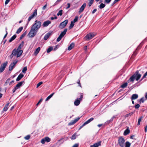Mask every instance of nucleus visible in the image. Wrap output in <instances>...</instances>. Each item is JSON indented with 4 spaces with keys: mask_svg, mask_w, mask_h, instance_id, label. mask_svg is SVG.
<instances>
[{
    "mask_svg": "<svg viewBox=\"0 0 147 147\" xmlns=\"http://www.w3.org/2000/svg\"><path fill=\"white\" fill-rule=\"evenodd\" d=\"M38 30L31 27L30 31L28 34V36L30 38H33L36 36L38 32Z\"/></svg>",
    "mask_w": 147,
    "mask_h": 147,
    "instance_id": "nucleus-1",
    "label": "nucleus"
},
{
    "mask_svg": "<svg viewBox=\"0 0 147 147\" xmlns=\"http://www.w3.org/2000/svg\"><path fill=\"white\" fill-rule=\"evenodd\" d=\"M23 53V51L22 50L17 49H14L12 51V53L14 56H16L17 58L20 57Z\"/></svg>",
    "mask_w": 147,
    "mask_h": 147,
    "instance_id": "nucleus-2",
    "label": "nucleus"
},
{
    "mask_svg": "<svg viewBox=\"0 0 147 147\" xmlns=\"http://www.w3.org/2000/svg\"><path fill=\"white\" fill-rule=\"evenodd\" d=\"M118 138V144L120 147H124L125 140L122 136H119Z\"/></svg>",
    "mask_w": 147,
    "mask_h": 147,
    "instance_id": "nucleus-3",
    "label": "nucleus"
},
{
    "mask_svg": "<svg viewBox=\"0 0 147 147\" xmlns=\"http://www.w3.org/2000/svg\"><path fill=\"white\" fill-rule=\"evenodd\" d=\"M41 22L36 20L34 23L32 25L31 27L38 30L41 26Z\"/></svg>",
    "mask_w": 147,
    "mask_h": 147,
    "instance_id": "nucleus-4",
    "label": "nucleus"
},
{
    "mask_svg": "<svg viewBox=\"0 0 147 147\" xmlns=\"http://www.w3.org/2000/svg\"><path fill=\"white\" fill-rule=\"evenodd\" d=\"M67 30V28H65L64 30L63 31L61 32V34L57 38V42L61 40L62 37H63L66 34Z\"/></svg>",
    "mask_w": 147,
    "mask_h": 147,
    "instance_id": "nucleus-5",
    "label": "nucleus"
},
{
    "mask_svg": "<svg viewBox=\"0 0 147 147\" xmlns=\"http://www.w3.org/2000/svg\"><path fill=\"white\" fill-rule=\"evenodd\" d=\"M24 81L19 82L13 89V93L15 92L17 89L19 88L23 84H24Z\"/></svg>",
    "mask_w": 147,
    "mask_h": 147,
    "instance_id": "nucleus-6",
    "label": "nucleus"
},
{
    "mask_svg": "<svg viewBox=\"0 0 147 147\" xmlns=\"http://www.w3.org/2000/svg\"><path fill=\"white\" fill-rule=\"evenodd\" d=\"M83 98V94H81L80 97L79 98L76 99L74 102V104L75 105L78 106L80 104V101L82 100Z\"/></svg>",
    "mask_w": 147,
    "mask_h": 147,
    "instance_id": "nucleus-7",
    "label": "nucleus"
},
{
    "mask_svg": "<svg viewBox=\"0 0 147 147\" xmlns=\"http://www.w3.org/2000/svg\"><path fill=\"white\" fill-rule=\"evenodd\" d=\"M7 62L6 61L1 65L0 67V73L3 71L7 65Z\"/></svg>",
    "mask_w": 147,
    "mask_h": 147,
    "instance_id": "nucleus-8",
    "label": "nucleus"
},
{
    "mask_svg": "<svg viewBox=\"0 0 147 147\" xmlns=\"http://www.w3.org/2000/svg\"><path fill=\"white\" fill-rule=\"evenodd\" d=\"M68 22V20H66L61 22L59 24V28L61 29L64 28L66 26Z\"/></svg>",
    "mask_w": 147,
    "mask_h": 147,
    "instance_id": "nucleus-9",
    "label": "nucleus"
},
{
    "mask_svg": "<svg viewBox=\"0 0 147 147\" xmlns=\"http://www.w3.org/2000/svg\"><path fill=\"white\" fill-rule=\"evenodd\" d=\"M37 10L36 9H35L34 12H33L32 14L29 17L28 21L27 24L30 21V20L32 19L33 18L36 16L37 15Z\"/></svg>",
    "mask_w": 147,
    "mask_h": 147,
    "instance_id": "nucleus-10",
    "label": "nucleus"
},
{
    "mask_svg": "<svg viewBox=\"0 0 147 147\" xmlns=\"http://www.w3.org/2000/svg\"><path fill=\"white\" fill-rule=\"evenodd\" d=\"M94 36V35L93 33H90L88 34L85 36L86 39L89 40Z\"/></svg>",
    "mask_w": 147,
    "mask_h": 147,
    "instance_id": "nucleus-11",
    "label": "nucleus"
},
{
    "mask_svg": "<svg viewBox=\"0 0 147 147\" xmlns=\"http://www.w3.org/2000/svg\"><path fill=\"white\" fill-rule=\"evenodd\" d=\"M134 74L135 75V79L137 81H138L141 76V75L139 73V72L138 71H136Z\"/></svg>",
    "mask_w": 147,
    "mask_h": 147,
    "instance_id": "nucleus-12",
    "label": "nucleus"
},
{
    "mask_svg": "<svg viewBox=\"0 0 147 147\" xmlns=\"http://www.w3.org/2000/svg\"><path fill=\"white\" fill-rule=\"evenodd\" d=\"M51 22L49 20H47L44 22L42 24V26L43 27H46L49 25L51 23Z\"/></svg>",
    "mask_w": 147,
    "mask_h": 147,
    "instance_id": "nucleus-13",
    "label": "nucleus"
},
{
    "mask_svg": "<svg viewBox=\"0 0 147 147\" xmlns=\"http://www.w3.org/2000/svg\"><path fill=\"white\" fill-rule=\"evenodd\" d=\"M52 32H49L45 34L44 38V39L45 40H47L50 36Z\"/></svg>",
    "mask_w": 147,
    "mask_h": 147,
    "instance_id": "nucleus-14",
    "label": "nucleus"
},
{
    "mask_svg": "<svg viewBox=\"0 0 147 147\" xmlns=\"http://www.w3.org/2000/svg\"><path fill=\"white\" fill-rule=\"evenodd\" d=\"M101 141H100L97 143L94 144L93 145H91L90 147H98L99 146L101 145Z\"/></svg>",
    "mask_w": 147,
    "mask_h": 147,
    "instance_id": "nucleus-15",
    "label": "nucleus"
},
{
    "mask_svg": "<svg viewBox=\"0 0 147 147\" xmlns=\"http://www.w3.org/2000/svg\"><path fill=\"white\" fill-rule=\"evenodd\" d=\"M86 3H84L80 8L79 11V12H82L84 10L86 6Z\"/></svg>",
    "mask_w": 147,
    "mask_h": 147,
    "instance_id": "nucleus-16",
    "label": "nucleus"
},
{
    "mask_svg": "<svg viewBox=\"0 0 147 147\" xmlns=\"http://www.w3.org/2000/svg\"><path fill=\"white\" fill-rule=\"evenodd\" d=\"M138 97V95L136 94H134L131 96V100L137 99Z\"/></svg>",
    "mask_w": 147,
    "mask_h": 147,
    "instance_id": "nucleus-17",
    "label": "nucleus"
},
{
    "mask_svg": "<svg viewBox=\"0 0 147 147\" xmlns=\"http://www.w3.org/2000/svg\"><path fill=\"white\" fill-rule=\"evenodd\" d=\"M24 76V75L21 73L20 74L16 79V81H20Z\"/></svg>",
    "mask_w": 147,
    "mask_h": 147,
    "instance_id": "nucleus-18",
    "label": "nucleus"
},
{
    "mask_svg": "<svg viewBox=\"0 0 147 147\" xmlns=\"http://www.w3.org/2000/svg\"><path fill=\"white\" fill-rule=\"evenodd\" d=\"M74 46V43L73 42L71 43L68 47V50H71Z\"/></svg>",
    "mask_w": 147,
    "mask_h": 147,
    "instance_id": "nucleus-19",
    "label": "nucleus"
},
{
    "mask_svg": "<svg viewBox=\"0 0 147 147\" xmlns=\"http://www.w3.org/2000/svg\"><path fill=\"white\" fill-rule=\"evenodd\" d=\"M130 132V130L127 128L124 131L123 133V135L124 136H126Z\"/></svg>",
    "mask_w": 147,
    "mask_h": 147,
    "instance_id": "nucleus-20",
    "label": "nucleus"
},
{
    "mask_svg": "<svg viewBox=\"0 0 147 147\" xmlns=\"http://www.w3.org/2000/svg\"><path fill=\"white\" fill-rule=\"evenodd\" d=\"M24 42L22 41L21 43L20 44V45L18 46V50H20L21 49V48L23 47L24 45Z\"/></svg>",
    "mask_w": 147,
    "mask_h": 147,
    "instance_id": "nucleus-21",
    "label": "nucleus"
},
{
    "mask_svg": "<svg viewBox=\"0 0 147 147\" xmlns=\"http://www.w3.org/2000/svg\"><path fill=\"white\" fill-rule=\"evenodd\" d=\"M40 47H38L37 48L36 50V51H35L34 52V54L35 55H37L38 53L39 52L40 50Z\"/></svg>",
    "mask_w": 147,
    "mask_h": 147,
    "instance_id": "nucleus-22",
    "label": "nucleus"
},
{
    "mask_svg": "<svg viewBox=\"0 0 147 147\" xmlns=\"http://www.w3.org/2000/svg\"><path fill=\"white\" fill-rule=\"evenodd\" d=\"M16 37V34L14 35L9 39V42H11L13 40H14Z\"/></svg>",
    "mask_w": 147,
    "mask_h": 147,
    "instance_id": "nucleus-23",
    "label": "nucleus"
},
{
    "mask_svg": "<svg viewBox=\"0 0 147 147\" xmlns=\"http://www.w3.org/2000/svg\"><path fill=\"white\" fill-rule=\"evenodd\" d=\"M135 79V75L134 74L132 76H131L130 77L129 80L133 82L134 81Z\"/></svg>",
    "mask_w": 147,
    "mask_h": 147,
    "instance_id": "nucleus-24",
    "label": "nucleus"
},
{
    "mask_svg": "<svg viewBox=\"0 0 147 147\" xmlns=\"http://www.w3.org/2000/svg\"><path fill=\"white\" fill-rule=\"evenodd\" d=\"M105 4L103 3H101L100 5L98 6L99 8L100 9H102L104 8L105 7L106 5Z\"/></svg>",
    "mask_w": 147,
    "mask_h": 147,
    "instance_id": "nucleus-25",
    "label": "nucleus"
},
{
    "mask_svg": "<svg viewBox=\"0 0 147 147\" xmlns=\"http://www.w3.org/2000/svg\"><path fill=\"white\" fill-rule=\"evenodd\" d=\"M125 144V147H130L131 145V143L128 141H126Z\"/></svg>",
    "mask_w": 147,
    "mask_h": 147,
    "instance_id": "nucleus-26",
    "label": "nucleus"
},
{
    "mask_svg": "<svg viewBox=\"0 0 147 147\" xmlns=\"http://www.w3.org/2000/svg\"><path fill=\"white\" fill-rule=\"evenodd\" d=\"M23 29L22 27H20L17 30L16 33L18 34H19L22 30Z\"/></svg>",
    "mask_w": 147,
    "mask_h": 147,
    "instance_id": "nucleus-27",
    "label": "nucleus"
},
{
    "mask_svg": "<svg viewBox=\"0 0 147 147\" xmlns=\"http://www.w3.org/2000/svg\"><path fill=\"white\" fill-rule=\"evenodd\" d=\"M94 0H88L89 1L88 3V5L89 7L91 6L94 2Z\"/></svg>",
    "mask_w": 147,
    "mask_h": 147,
    "instance_id": "nucleus-28",
    "label": "nucleus"
},
{
    "mask_svg": "<svg viewBox=\"0 0 147 147\" xmlns=\"http://www.w3.org/2000/svg\"><path fill=\"white\" fill-rule=\"evenodd\" d=\"M74 25V24L73 21H71L70 26L69 27V29L70 30L73 28Z\"/></svg>",
    "mask_w": 147,
    "mask_h": 147,
    "instance_id": "nucleus-29",
    "label": "nucleus"
},
{
    "mask_svg": "<svg viewBox=\"0 0 147 147\" xmlns=\"http://www.w3.org/2000/svg\"><path fill=\"white\" fill-rule=\"evenodd\" d=\"M54 93H53L52 94H50L49 96H48L47 98H46L45 100V101H47L49 100L50 98H51L53 96V95L54 94Z\"/></svg>",
    "mask_w": 147,
    "mask_h": 147,
    "instance_id": "nucleus-30",
    "label": "nucleus"
},
{
    "mask_svg": "<svg viewBox=\"0 0 147 147\" xmlns=\"http://www.w3.org/2000/svg\"><path fill=\"white\" fill-rule=\"evenodd\" d=\"M14 65H13L11 63L10 64L9 67V71L12 70L14 67Z\"/></svg>",
    "mask_w": 147,
    "mask_h": 147,
    "instance_id": "nucleus-31",
    "label": "nucleus"
},
{
    "mask_svg": "<svg viewBox=\"0 0 147 147\" xmlns=\"http://www.w3.org/2000/svg\"><path fill=\"white\" fill-rule=\"evenodd\" d=\"M45 142H49L51 141V139L48 137H46L44 138Z\"/></svg>",
    "mask_w": 147,
    "mask_h": 147,
    "instance_id": "nucleus-32",
    "label": "nucleus"
},
{
    "mask_svg": "<svg viewBox=\"0 0 147 147\" xmlns=\"http://www.w3.org/2000/svg\"><path fill=\"white\" fill-rule=\"evenodd\" d=\"M134 113L133 112H131L129 113L126 114L125 116V118H126L128 117H130Z\"/></svg>",
    "mask_w": 147,
    "mask_h": 147,
    "instance_id": "nucleus-33",
    "label": "nucleus"
},
{
    "mask_svg": "<svg viewBox=\"0 0 147 147\" xmlns=\"http://www.w3.org/2000/svg\"><path fill=\"white\" fill-rule=\"evenodd\" d=\"M143 118V117L141 116L138 119L137 125H139L140 124V122Z\"/></svg>",
    "mask_w": 147,
    "mask_h": 147,
    "instance_id": "nucleus-34",
    "label": "nucleus"
},
{
    "mask_svg": "<svg viewBox=\"0 0 147 147\" xmlns=\"http://www.w3.org/2000/svg\"><path fill=\"white\" fill-rule=\"evenodd\" d=\"M127 82L125 83L124 84H122L121 86V87L122 88H125L127 86Z\"/></svg>",
    "mask_w": 147,
    "mask_h": 147,
    "instance_id": "nucleus-35",
    "label": "nucleus"
},
{
    "mask_svg": "<svg viewBox=\"0 0 147 147\" xmlns=\"http://www.w3.org/2000/svg\"><path fill=\"white\" fill-rule=\"evenodd\" d=\"M10 78H8L6 80L4 84V85L5 86H7L8 84V83L9 84V83L10 82Z\"/></svg>",
    "mask_w": 147,
    "mask_h": 147,
    "instance_id": "nucleus-36",
    "label": "nucleus"
},
{
    "mask_svg": "<svg viewBox=\"0 0 147 147\" xmlns=\"http://www.w3.org/2000/svg\"><path fill=\"white\" fill-rule=\"evenodd\" d=\"M53 49V48L52 47H51L49 48L47 50V53H49L51 51H52Z\"/></svg>",
    "mask_w": 147,
    "mask_h": 147,
    "instance_id": "nucleus-37",
    "label": "nucleus"
},
{
    "mask_svg": "<svg viewBox=\"0 0 147 147\" xmlns=\"http://www.w3.org/2000/svg\"><path fill=\"white\" fill-rule=\"evenodd\" d=\"M93 120L94 118H91L85 122H86V123L88 124L90 123V122L93 121Z\"/></svg>",
    "mask_w": 147,
    "mask_h": 147,
    "instance_id": "nucleus-38",
    "label": "nucleus"
},
{
    "mask_svg": "<svg viewBox=\"0 0 147 147\" xmlns=\"http://www.w3.org/2000/svg\"><path fill=\"white\" fill-rule=\"evenodd\" d=\"M111 0H105L104 3L105 4H109Z\"/></svg>",
    "mask_w": 147,
    "mask_h": 147,
    "instance_id": "nucleus-39",
    "label": "nucleus"
},
{
    "mask_svg": "<svg viewBox=\"0 0 147 147\" xmlns=\"http://www.w3.org/2000/svg\"><path fill=\"white\" fill-rule=\"evenodd\" d=\"M27 70V67H25L23 68L22 70V72L24 74H25Z\"/></svg>",
    "mask_w": 147,
    "mask_h": 147,
    "instance_id": "nucleus-40",
    "label": "nucleus"
},
{
    "mask_svg": "<svg viewBox=\"0 0 147 147\" xmlns=\"http://www.w3.org/2000/svg\"><path fill=\"white\" fill-rule=\"evenodd\" d=\"M26 32H25L21 36L20 38V40H21L26 35Z\"/></svg>",
    "mask_w": 147,
    "mask_h": 147,
    "instance_id": "nucleus-41",
    "label": "nucleus"
},
{
    "mask_svg": "<svg viewBox=\"0 0 147 147\" xmlns=\"http://www.w3.org/2000/svg\"><path fill=\"white\" fill-rule=\"evenodd\" d=\"M144 101L145 100L144 99V97H142L140 100V101L139 102L140 104L141 102L144 103Z\"/></svg>",
    "mask_w": 147,
    "mask_h": 147,
    "instance_id": "nucleus-42",
    "label": "nucleus"
},
{
    "mask_svg": "<svg viewBox=\"0 0 147 147\" xmlns=\"http://www.w3.org/2000/svg\"><path fill=\"white\" fill-rule=\"evenodd\" d=\"M62 11H63V10H60L59 12H58V13H57V15L58 16H59V15H60V16H61L62 15Z\"/></svg>",
    "mask_w": 147,
    "mask_h": 147,
    "instance_id": "nucleus-43",
    "label": "nucleus"
},
{
    "mask_svg": "<svg viewBox=\"0 0 147 147\" xmlns=\"http://www.w3.org/2000/svg\"><path fill=\"white\" fill-rule=\"evenodd\" d=\"M78 16H76L75 17V18L74 19L73 22H74V23H75L77 22L78 21Z\"/></svg>",
    "mask_w": 147,
    "mask_h": 147,
    "instance_id": "nucleus-44",
    "label": "nucleus"
},
{
    "mask_svg": "<svg viewBox=\"0 0 147 147\" xmlns=\"http://www.w3.org/2000/svg\"><path fill=\"white\" fill-rule=\"evenodd\" d=\"M76 134L75 133L72 135V137L71 138V140H74L76 139Z\"/></svg>",
    "mask_w": 147,
    "mask_h": 147,
    "instance_id": "nucleus-45",
    "label": "nucleus"
},
{
    "mask_svg": "<svg viewBox=\"0 0 147 147\" xmlns=\"http://www.w3.org/2000/svg\"><path fill=\"white\" fill-rule=\"evenodd\" d=\"M75 122H74V120H72L71 122L69 123L68 125L69 126L73 125L75 124Z\"/></svg>",
    "mask_w": 147,
    "mask_h": 147,
    "instance_id": "nucleus-46",
    "label": "nucleus"
},
{
    "mask_svg": "<svg viewBox=\"0 0 147 147\" xmlns=\"http://www.w3.org/2000/svg\"><path fill=\"white\" fill-rule=\"evenodd\" d=\"M8 107H4L3 109V111H2V113H3L4 111H6L8 109Z\"/></svg>",
    "mask_w": 147,
    "mask_h": 147,
    "instance_id": "nucleus-47",
    "label": "nucleus"
},
{
    "mask_svg": "<svg viewBox=\"0 0 147 147\" xmlns=\"http://www.w3.org/2000/svg\"><path fill=\"white\" fill-rule=\"evenodd\" d=\"M61 0H57V1L53 5V6L58 4L59 2H60Z\"/></svg>",
    "mask_w": 147,
    "mask_h": 147,
    "instance_id": "nucleus-48",
    "label": "nucleus"
},
{
    "mask_svg": "<svg viewBox=\"0 0 147 147\" xmlns=\"http://www.w3.org/2000/svg\"><path fill=\"white\" fill-rule=\"evenodd\" d=\"M120 0H115L111 4L112 6L114 5L115 3L119 1Z\"/></svg>",
    "mask_w": 147,
    "mask_h": 147,
    "instance_id": "nucleus-49",
    "label": "nucleus"
},
{
    "mask_svg": "<svg viewBox=\"0 0 147 147\" xmlns=\"http://www.w3.org/2000/svg\"><path fill=\"white\" fill-rule=\"evenodd\" d=\"M30 138V136L29 135H28L24 137V139L26 140H28Z\"/></svg>",
    "mask_w": 147,
    "mask_h": 147,
    "instance_id": "nucleus-50",
    "label": "nucleus"
},
{
    "mask_svg": "<svg viewBox=\"0 0 147 147\" xmlns=\"http://www.w3.org/2000/svg\"><path fill=\"white\" fill-rule=\"evenodd\" d=\"M59 47V45H56L55 48H54V49H53V50L54 51H56L57 49H58Z\"/></svg>",
    "mask_w": 147,
    "mask_h": 147,
    "instance_id": "nucleus-51",
    "label": "nucleus"
},
{
    "mask_svg": "<svg viewBox=\"0 0 147 147\" xmlns=\"http://www.w3.org/2000/svg\"><path fill=\"white\" fill-rule=\"evenodd\" d=\"M43 83L42 82H39L37 85L36 88H38L39 86Z\"/></svg>",
    "mask_w": 147,
    "mask_h": 147,
    "instance_id": "nucleus-52",
    "label": "nucleus"
},
{
    "mask_svg": "<svg viewBox=\"0 0 147 147\" xmlns=\"http://www.w3.org/2000/svg\"><path fill=\"white\" fill-rule=\"evenodd\" d=\"M140 105L139 104H137L134 106V107L136 109H138L140 107Z\"/></svg>",
    "mask_w": 147,
    "mask_h": 147,
    "instance_id": "nucleus-53",
    "label": "nucleus"
},
{
    "mask_svg": "<svg viewBox=\"0 0 147 147\" xmlns=\"http://www.w3.org/2000/svg\"><path fill=\"white\" fill-rule=\"evenodd\" d=\"M7 28H5V30H6V34H5V36H4V37H3V38H5L7 36V34H8V33H7Z\"/></svg>",
    "mask_w": 147,
    "mask_h": 147,
    "instance_id": "nucleus-54",
    "label": "nucleus"
},
{
    "mask_svg": "<svg viewBox=\"0 0 147 147\" xmlns=\"http://www.w3.org/2000/svg\"><path fill=\"white\" fill-rule=\"evenodd\" d=\"M80 119V117H78L76 119L74 120V122H75V123H76V122H77Z\"/></svg>",
    "mask_w": 147,
    "mask_h": 147,
    "instance_id": "nucleus-55",
    "label": "nucleus"
},
{
    "mask_svg": "<svg viewBox=\"0 0 147 147\" xmlns=\"http://www.w3.org/2000/svg\"><path fill=\"white\" fill-rule=\"evenodd\" d=\"M45 142L44 138L42 139L41 140V142L42 144H45Z\"/></svg>",
    "mask_w": 147,
    "mask_h": 147,
    "instance_id": "nucleus-56",
    "label": "nucleus"
},
{
    "mask_svg": "<svg viewBox=\"0 0 147 147\" xmlns=\"http://www.w3.org/2000/svg\"><path fill=\"white\" fill-rule=\"evenodd\" d=\"M42 100V98H41L40 100L38 101V102L36 104V105L38 106L39 104L41 102Z\"/></svg>",
    "mask_w": 147,
    "mask_h": 147,
    "instance_id": "nucleus-57",
    "label": "nucleus"
},
{
    "mask_svg": "<svg viewBox=\"0 0 147 147\" xmlns=\"http://www.w3.org/2000/svg\"><path fill=\"white\" fill-rule=\"evenodd\" d=\"M47 4H46L43 7H42V9L43 10H45L47 7Z\"/></svg>",
    "mask_w": 147,
    "mask_h": 147,
    "instance_id": "nucleus-58",
    "label": "nucleus"
},
{
    "mask_svg": "<svg viewBox=\"0 0 147 147\" xmlns=\"http://www.w3.org/2000/svg\"><path fill=\"white\" fill-rule=\"evenodd\" d=\"M18 61V60L17 59H16V62H13L12 63H11V64H12L13 65H14L15 66V65L17 63Z\"/></svg>",
    "mask_w": 147,
    "mask_h": 147,
    "instance_id": "nucleus-59",
    "label": "nucleus"
},
{
    "mask_svg": "<svg viewBox=\"0 0 147 147\" xmlns=\"http://www.w3.org/2000/svg\"><path fill=\"white\" fill-rule=\"evenodd\" d=\"M79 146V144H74L72 147H78Z\"/></svg>",
    "mask_w": 147,
    "mask_h": 147,
    "instance_id": "nucleus-60",
    "label": "nucleus"
},
{
    "mask_svg": "<svg viewBox=\"0 0 147 147\" xmlns=\"http://www.w3.org/2000/svg\"><path fill=\"white\" fill-rule=\"evenodd\" d=\"M77 83L78 84L79 86H81L80 83V79H79L78 80Z\"/></svg>",
    "mask_w": 147,
    "mask_h": 147,
    "instance_id": "nucleus-61",
    "label": "nucleus"
},
{
    "mask_svg": "<svg viewBox=\"0 0 147 147\" xmlns=\"http://www.w3.org/2000/svg\"><path fill=\"white\" fill-rule=\"evenodd\" d=\"M67 7L66 8V9H67L69 8L70 6V4L69 3H68L67 4Z\"/></svg>",
    "mask_w": 147,
    "mask_h": 147,
    "instance_id": "nucleus-62",
    "label": "nucleus"
},
{
    "mask_svg": "<svg viewBox=\"0 0 147 147\" xmlns=\"http://www.w3.org/2000/svg\"><path fill=\"white\" fill-rule=\"evenodd\" d=\"M10 1V0H6V1L5 2V5H7V4Z\"/></svg>",
    "mask_w": 147,
    "mask_h": 147,
    "instance_id": "nucleus-63",
    "label": "nucleus"
},
{
    "mask_svg": "<svg viewBox=\"0 0 147 147\" xmlns=\"http://www.w3.org/2000/svg\"><path fill=\"white\" fill-rule=\"evenodd\" d=\"M144 131L146 133L147 131V125L145 127Z\"/></svg>",
    "mask_w": 147,
    "mask_h": 147,
    "instance_id": "nucleus-64",
    "label": "nucleus"
}]
</instances>
